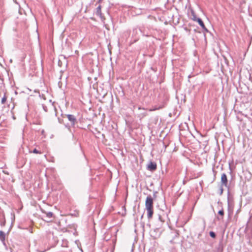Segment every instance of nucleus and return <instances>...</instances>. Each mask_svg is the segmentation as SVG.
<instances>
[{
    "label": "nucleus",
    "instance_id": "1",
    "mask_svg": "<svg viewBox=\"0 0 252 252\" xmlns=\"http://www.w3.org/2000/svg\"><path fill=\"white\" fill-rule=\"evenodd\" d=\"M145 208L148 213V219H151L154 214V201L151 195L146 197L145 201Z\"/></svg>",
    "mask_w": 252,
    "mask_h": 252
},
{
    "label": "nucleus",
    "instance_id": "2",
    "mask_svg": "<svg viewBox=\"0 0 252 252\" xmlns=\"http://www.w3.org/2000/svg\"><path fill=\"white\" fill-rule=\"evenodd\" d=\"M221 182L222 185L227 187V178L225 174H222L221 176Z\"/></svg>",
    "mask_w": 252,
    "mask_h": 252
},
{
    "label": "nucleus",
    "instance_id": "3",
    "mask_svg": "<svg viewBox=\"0 0 252 252\" xmlns=\"http://www.w3.org/2000/svg\"><path fill=\"white\" fill-rule=\"evenodd\" d=\"M148 169L151 171L155 170L157 169V164L155 162H150L148 165Z\"/></svg>",
    "mask_w": 252,
    "mask_h": 252
},
{
    "label": "nucleus",
    "instance_id": "4",
    "mask_svg": "<svg viewBox=\"0 0 252 252\" xmlns=\"http://www.w3.org/2000/svg\"><path fill=\"white\" fill-rule=\"evenodd\" d=\"M191 19L194 21H197V19L198 18H197L195 15V12L193 10H191Z\"/></svg>",
    "mask_w": 252,
    "mask_h": 252
},
{
    "label": "nucleus",
    "instance_id": "5",
    "mask_svg": "<svg viewBox=\"0 0 252 252\" xmlns=\"http://www.w3.org/2000/svg\"><path fill=\"white\" fill-rule=\"evenodd\" d=\"M67 119H68L69 121L74 123L75 122V121H76V119L75 118V117L72 115H67L66 116Z\"/></svg>",
    "mask_w": 252,
    "mask_h": 252
},
{
    "label": "nucleus",
    "instance_id": "6",
    "mask_svg": "<svg viewBox=\"0 0 252 252\" xmlns=\"http://www.w3.org/2000/svg\"><path fill=\"white\" fill-rule=\"evenodd\" d=\"M196 22H198L199 25L201 27L202 29L206 30V27L201 19H200V18L198 19Z\"/></svg>",
    "mask_w": 252,
    "mask_h": 252
},
{
    "label": "nucleus",
    "instance_id": "7",
    "mask_svg": "<svg viewBox=\"0 0 252 252\" xmlns=\"http://www.w3.org/2000/svg\"><path fill=\"white\" fill-rule=\"evenodd\" d=\"M5 233L2 231H0V240L2 242H4L5 241Z\"/></svg>",
    "mask_w": 252,
    "mask_h": 252
},
{
    "label": "nucleus",
    "instance_id": "8",
    "mask_svg": "<svg viewBox=\"0 0 252 252\" xmlns=\"http://www.w3.org/2000/svg\"><path fill=\"white\" fill-rule=\"evenodd\" d=\"M6 100H7V97L5 95H4V96L1 99V103L2 104L5 103Z\"/></svg>",
    "mask_w": 252,
    "mask_h": 252
},
{
    "label": "nucleus",
    "instance_id": "9",
    "mask_svg": "<svg viewBox=\"0 0 252 252\" xmlns=\"http://www.w3.org/2000/svg\"><path fill=\"white\" fill-rule=\"evenodd\" d=\"M32 153L34 154H41L42 153L40 151L37 150L36 149H34L33 150Z\"/></svg>",
    "mask_w": 252,
    "mask_h": 252
},
{
    "label": "nucleus",
    "instance_id": "10",
    "mask_svg": "<svg viewBox=\"0 0 252 252\" xmlns=\"http://www.w3.org/2000/svg\"><path fill=\"white\" fill-rule=\"evenodd\" d=\"M210 236L212 238H215L216 234L214 232L211 231L210 232Z\"/></svg>",
    "mask_w": 252,
    "mask_h": 252
},
{
    "label": "nucleus",
    "instance_id": "11",
    "mask_svg": "<svg viewBox=\"0 0 252 252\" xmlns=\"http://www.w3.org/2000/svg\"><path fill=\"white\" fill-rule=\"evenodd\" d=\"M219 214L222 217L224 215V211L223 209H221V210H220L218 212Z\"/></svg>",
    "mask_w": 252,
    "mask_h": 252
},
{
    "label": "nucleus",
    "instance_id": "12",
    "mask_svg": "<svg viewBox=\"0 0 252 252\" xmlns=\"http://www.w3.org/2000/svg\"><path fill=\"white\" fill-rule=\"evenodd\" d=\"M46 215L48 218H51L53 216V213L52 212H49L46 214Z\"/></svg>",
    "mask_w": 252,
    "mask_h": 252
},
{
    "label": "nucleus",
    "instance_id": "13",
    "mask_svg": "<svg viewBox=\"0 0 252 252\" xmlns=\"http://www.w3.org/2000/svg\"><path fill=\"white\" fill-rule=\"evenodd\" d=\"M160 108V107H159V108H155L154 109H149V111H155V110H158Z\"/></svg>",
    "mask_w": 252,
    "mask_h": 252
},
{
    "label": "nucleus",
    "instance_id": "14",
    "mask_svg": "<svg viewBox=\"0 0 252 252\" xmlns=\"http://www.w3.org/2000/svg\"><path fill=\"white\" fill-rule=\"evenodd\" d=\"M220 194H221L222 193V192H223V189H222V187H221L220 189Z\"/></svg>",
    "mask_w": 252,
    "mask_h": 252
},
{
    "label": "nucleus",
    "instance_id": "15",
    "mask_svg": "<svg viewBox=\"0 0 252 252\" xmlns=\"http://www.w3.org/2000/svg\"><path fill=\"white\" fill-rule=\"evenodd\" d=\"M147 113H144L143 114V117H145L146 116H147Z\"/></svg>",
    "mask_w": 252,
    "mask_h": 252
},
{
    "label": "nucleus",
    "instance_id": "16",
    "mask_svg": "<svg viewBox=\"0 0 252 252\" xmlns=\"http://www.w3.org/2000/svg\"><path fill=\"white\" fill-rule=\"evenodd\" d=\"M97 9H98L97 11L98 12L99 11H100V6H99V7L97 8Z\"/></svg>",
    "mask_w": 252,
    "mask_h": 252
},
{
    "label": "nucleus",
    "instance_id": "17",
    "mask_svg": "<svg viewBox=\"0 0 252 252\" xmlns=\"http://www.w3.org/2000/svg\"><path fill=\"white\" fill-rule=\"evenodd\" d=\"M138 109H139V110H140V109H144V108H141V107H139V108H138Z\"/></svg>",
    "mask_w": 252,
    "mask_h": 252
},
{
    "label": "nucleus",
    "instance_id": "18",
    "mask_svg": "<svg viewBox=\"0 0 252 252\" xmlns=\"http://www.w3.org/2000/svg\"><path fill=\"white\" fill-rule=\"evenodd\" d=\"M78 53V51H76V53Z\"/></svg>",
    "mask_w": 252,
    "mask_h": 252
},
{
    "label": "nucleus",
    "instance_id": "19",
    "mask_svg": "<svg viewBox=\"0 0 252 252\" xmlns=\"http://www.w3.org/2000/svg\"><path fill=\"white\" fill-rule=\"evenodd\" d=\"M78 53V51H76V53Z\"/></svg>",
    "mask_w": 252,
    "mask_h": 252
}]
</instances>
